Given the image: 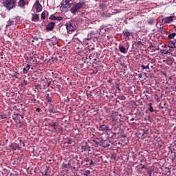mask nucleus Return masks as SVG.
<instances>
[{
  "label": "nucleus",
  "mask_w": 176,
  "mask_h": 176,
  "mask_svg": "<svg viewBox=\"0 0 176 176\" xmlns=\"http://www.w3.org/2000/svg\"><path fill=\"white\" fill-rule=\"evenodd\" d=\"M168 47L170 49H175L176 47V41H170V42L168 44Z\"/></svg>",
  "instance_id": "nucleus-8"
},
{
  "label": "nucleus",
  "mask_w": 176,
  "mask_h": 176,
  "mask_svg": "<svg viewBox=\"0 0 176 176\" xmlns=\"http://www.w3.org/2000/svg\"><path fill=\"white\" fill-rule=\"evenodd\" d=\"M0 119H6V116L5 115H0Z\"/></svg>",
  "instance_id": "nucleus-41"
},
{
  "label": "nucleus",
  "mask_w": 176,
  "mask_h": 176,
  "mask_svg": "<svg viewBox=\"0 0 176 176\" xmlns=\"http://www.w3.org/2000/svg\"><path fill=\"white\" fill-rule=\"evenodd\" d=\"M109 146H111V144H103L102 145L103 148H109Z\"/></svg>",
  "instance_id": "nucleus-37"
},
{
  "label": "nucleus",
  "mask_w": 176,
  "mask_h": 176,
  "mask_svg": "<svg viewBox=\"0 0 176 176\" xmlns=\"http://www.w3.org/2000/svg\"><path fill=\"white\" fill-rule=\"evenodd\" d=\"M94 49H95L94 47H91V46L88 47V50H89V51L90 50L93 51V50H94Z\"/></svg>",
  "instance_id": "nucleus-39"
},
{
  "label": "nucleus",
  "mask_w": 176,
  "mask_h": 176,
  "mask_svg": "<svg viewBox=\"0 0 176 176\" xmlns=\"http://www.w3.org/2000/svg\"><path fill=\"white\" fill-rule=\"evenodd\" d=\"M51 127H53L54 131H57V122H54L51 124Z\"/></svg>",
  "instance_id": "nucleus-23"
},
{
  "label": "nucleus",
  "mask_w": 176,
  "mask_h": 176,
  "mask_svg": "<svg viewBox=\"0 0 176 176\" xmlns=\"http://www.w3.org/2000/svg\"><path fill=\"white\" fill-rule=\"evenodd\" d=\"M85 5V2H80L74 4L73 7L71 8L72 13L75 14V13H76L78 10H80V9H82Z\"/></svg>",
  "instance_id": "nucleus-3"
},
{
  "label": "nucleus",
  "mask_w": 176,
  "mask_h": 176,
  "mask_svg": "<svg viewBox=\"0 0 176 176\" xmlns=\"http://www.w3.org/2000/svg\"><path fill=\"white\" fill-rule=\"evenodd\" d=\"M32 45H34V46H38V45H39V43H40V42H39V38L38 37V36H34V38H33V40H32Z\"/></svg>",
  "instance_id": "nucleus-7"
},
{
  "label": "nucleus",
  "mask_w": 176,
  "mask_h": 176,
  "mask_svg": "<svg viewBox=\"0 0 176 176\" xmlns=\"http://www.w3.org/2000/svg\"><path fill=\"white\" fill-rule=\"evenodd\" d=\"M10 148H11L12 151H16V149H20V146L17 145L11 144L10 146Z\"/></svg>",
  "instance_id": "nucleus-16"
},
{
  "label": "nucleus",
  "mask_w": 176,
  "mask_h": 176,
  "mask_svg": "<svg viewBox=\"0 0 176 176\" xmlns=\"http://www.w3.org/2000/svg\"><path fill=\"white\" fill-rule=\"evenodd\" d=\"M90 163H89V166L90 167H93V166H94V163L93 162V160H89Z\"/></svg>",
  "instance_id": "nucleus-36"
},
{
  "label": "nucleus",
  "mask_w": 176,
  "mask_h": 176,
  "mask_svg": "<svg viewBox=\"0 0 176 176\" xmlns=\"http://www.w3.org/2000/svg\"><path fill=\"white\" fill-rule=\"evenodd\" d=\"M16 0H6L3 5L5 8H6L7 10H12V9H14L16 8Z\"/></svg>",
  "instance_id": "nucleus-2"
},
{
  "label": "nucleus",
  "mask_w": 176,
  "mask_h": 176,
  "mask_svg": "<svg viewBox=\"0 0 176 176\" xmlns=\"http://www.w3.org/2000/svg\"><path fill=\"white\" fill-rule=\"evenodd\" d=\"M66 28L68 32H72V31H75V28L71 23H66Z\"/></svg>",
  "instance_id": "nucleus-6"
},
{
  "label": "nucleus",
  "mask_w": 176,
  "mask_h": 176,
  "mask_svg": "<svg viewBox=\"0 0 176 176\" xmlns=\"http://www.w3.org/2000/svg\"><path fill=\"white\" fill-rule=\"evenodd\" d=\"M148 105H149V109H148V111H150V112H153V107H152V103H149L148 104Z\"/></svg>",
  "instance_id": "nucleus-29"
},
{
  "label": "nucleus",
  "mask_w": 176,
  "mask_h": 176,
  "mask_svg": "<svg viewBox=\"0 0 176 176\" xmlns=\"http://www.w3.org/2000/svg\"><path fill=\"white\" fill-rule=\"evenodd\" d=\"M146 170H147V173H148V176H152V170H148V169Z\"/></svg>",
  "instance_id": "nucleus-38"
},
{
  "label": "nucleus",
  "mask_w": 176,
  "mask_h": 176,
  "mask_svg": "<svg viewBox=\"0 0 176 176\" xmlns=\"http://www.w3.org/2000/svg\"><path fill=\"white\" fill-rule=\"evenodd\" d=\"M88 152H91V150L89 148L87 149Z\"/></svg>",
  "instance_id": "nucleus-59"
},
{
  "label": "nucleus",
  "mask_w": 176,
  "mask_h": 176,
  "mask_svg": "<svg viewBox=\"0 0 176 176\" xmlns=\"http://www.w3.org/2000/svg\"><path fill=\"white\" fill-rule=\"evenodd\" d=\"M143 94H144V96H145L146 100H150L151 98H150L149 96L148 95V94H149V91H144L143 92Z\"/></svg>",
  "instance_id": "nucleus-21"
},
{
  "label": "nucleus",
  "mask_w": 176,
  "mask_h": 176,
  "mask_svg": "<svg viewBox=\"0 0 176 176\" xmlns=\"http://www.w3.org/2000/svg\"><path fill=\"white\" fill-rule=\"evenodd\" d=\"M171 51L170 50H167L165 53H164V54H168V53H170Z\"/></svg>",
  "instance_id": "nucleus-50"
},
{
  "label": "nucleus",
  "mask_w": 176,
  "mask_h": 176,
  "mask_svg": "<svg viewBox=\"0 0 176 176\" xmlns=\"http://www.w3.org/2000/svg\"><path fill=\"white\" fill-rule=\"evenodd\" d=\"M176 158V155H175V153H174V157L172 159V160H174V159Z\"/></svg>",
  "instance_id": "nucleus-56"
},
{
  "label": "nucleus",
  "mask_w": 176,
  "mask_h": 176,
  "mask_svg": "<svg viewBox=\"0 0 176 176\" xmlns=\"http://www.w3.org/2000/svg\"><path fill=\"white\" fill-rule=\"evenodd\" d=\"M45 97H46V100H47V102H52V97H50L49 94H47Z\"/></svg>",
  "instance_id": "nucleus-24"
},
{
  "label": "nucleus",
  "mask_w": 176,
  "mask_h": 176,
  "mask_svg": "<svg viewBox=\"0 0 176 176\" xmlns=\"http://www.w3.org/2000/svg\"><path fill=\"white\" fill-rule=\"evenodd\" d=\"M148 49H149V50H151V52H156V50H159V47H156L152 45H151Z\"/></svg>",
  "instance_id": "nucleus-15"
},
{
  "label": "nucleus",
  "mask_w": 176,
  "mask_h": 176,
  "mask_svg": "<svg viewBox=\"0 0 176 176\" xmlns=\"http://www.w3.org/2000/svg\"><path fill=\"white\" fill-rule=\"evenodd\" d=\"M18 6L20 8H24V6H25V0H20L18 2Z\"/></svg>",
  "instance_id": "nucleus-12"
},
{
  "label": "nucleus",
  "mask_w": 176,
  "mask_h": 176,
  "mask_svg": "<svg viewBox=\"0 0 176 176\" xmlns=\"http://www.w3.org/2000/svg\"><path fill=\"white\" fill-rule=\"evenodd\" d=\"M124 35L126 38H130V36H131V32H130L129 31H125V32H124Z\"/></svg>",
  "instance_id": "nucleus-20"
},
{
  "label": "nucleus",
  "mask_w": 176,
  "mask_h": 176,
  "mask_svg": "<svg viewBox=\"0 0 176 176\" xmlns=\"http://www.w3.org/2000/svg\"><path fill=\"white\" fill-rule=\"evenodd\" d=\"M21 119H24V116H21Z\"/></svg>",
  "instance_id": "nucleus-62"
},
{
  "label": "nucleus",
  "mask_w": 176,
  "mask_h": 176,
  "mask_svg": "<svg viewBox=\"0 0 176 176\" xmlns=\"http://www.w3.org/2000/svg\"><path fill=\"white\" fill-rule=\"evenodd\" d=\"M37 89H40V90H42V88L41 87V85H38Z\"/></svg>",
  "instance_id": "nucleus-54"
},
{
  "label": "nucleus",
  "mask_w": 176,
  "mask_h": 176,
  "mask_svg": "<svg viewBox=\"0 0 176 176\" xmlns=\"http://www.w3.org/2000/svg\"><path fill=\"white\" fill-rule=\"evenodd\" d=\"M41 19L43 20H45L46 19V12H42V14H41Z\"/></svg>",
  "instance_id": "nucleus-28"
},
{
  "label": "nucleus",
  "mask_w": 176,
  "mask_h": 176,
  "mask_svg": "<svg viewBox=\"0 0 176 176\" xmlns=\"http://www.w3.org/2000/svg\"><path fill=\"white\" fill-rule=\"evenodd\" d=\"M48 111L50 113H56V109H54V106L53 105L49 107Z\"/></svg>",
  "instance_id": "nucleus-14"
},
{
  "label": "nucleus",
  "mask_w": 176,
  "mask_h": 176,
  "mask_svg": "<svg viewBox=\"0 0 176 176\" xmlns=\"http://www.w3.org/2000/svg\"><path fill=\"white\" fill-rule=\"evenodd\" d=\"M14 78H16V79H19V77H17V75H16V74H14Z\"/></svg>",
  "instance_id": "nucleus-55"
},
{
  "label": "nucleus",
  "mask_w": 176,
  "mask_h": 176,
  "mask_svg": "<svg viewBox=\"0 0 176 176\" xmlns=\"http://www.w3.org/2000/svg\"><path fill=\"white\" fill-rule=\"evenodd\" d=\"M95 144L96 145V146H98V145H100V143H98V142H95Z\"/></svg>",
  "instance_id": "nucleus-52"
},
{
  "label": "nucleus",
  "mask_w": 176,
  "mask_h": 176,
  "mask_svg": "<svg viewBox=\"0 0 176 176\" xmlns=\"http://www.w3.org/2000/svg\"><path fill=\"white\" fill-rule=\"evenodd\" d=\"M119 50L121 53H123L124 54H126L127 53V51H126V47L123 45H119Z\"/></svg>",
  "instance_id": "nucleus-11"
},
{
  "label": "nucleus",
  "mask_w": 176,
  "mask_h": 176,
  "mask_svg": "<svg viewBox=\"0 0 176 176\" xmlns=\"http://www.w3.org/2000/svg\"><path fill=\"white\" fill-rule=\"evenodd\" d=\"M51 85H52V82H51V81L48 82L47 83V87H49Z\"/></svg>",
  "instance_id": "nucleus-44"
},
{
  "label": "nucleus",
  "mask_w": 176,
  "mask_h": 176,
  "mask_svg": "<svg viewBox=\"0 0 176 176\" xmlns=\"http://www.w3.org/2000/svg\"><path fill=\"white\" fill-rule=\"evenodd\" d=\"M127 156V158L126 160H129V157H130L129 155H126Z\"/></svg>",
  "instance_id": "nucleus-63"
},
{
  "label": "nucleus",
  "mask_w": 176,
  "mask_h": 176,
  "mask_svg": "<svg viewBox=\"0 0 176 176\" xmlns=\"http://www.w3.org/2000/svg\"><path fill=\"white\" fill-rule=\"evenodd\" d=\"M31 68V65L28 64L23 69V74H27L28 71H30V69Z\"/></svg>",
  "instance_id": "nucleus-13"
},
{
  "label": "nucleus",
  "mask_w": 176,
  "mask_h": 176,
  "mask_svg": "<svg viewBox=\"0 0 176 176\" xmlns=\"http://www.w3.org/2000/svg\"><path fill=\"white\" fill-rule=\"evenodd\" d=\"M32 101H34V102H35V101H36V99H32Z\"/></svg>",
  "instance_id": "nucleus-61"
},
{
  "label": "nucleus",
  "mask_w": 176,
  "mask_h": 176,
  "mask_svg": "<svg viewBox=\"0 0 176 176\" xmlns=\"http://www.w3.org/2000/svg\"><path fill=\"white\" fill-rule=\"evenodd\" d=\"M90 146L87 144V142L85 143V145L81 146V151L82 152H86L87 149H89Z\"/></svg>",
  "instance_id": "nucleus-9"
},
{
  "label": "nucleus",
  "mask_w": 176,
  "mask_h": 176,
  "mask_svg": "<svg viewBox=\"0 0 176 176\" xmlns=\"http://www.w3.org/2000/svg\"><path fill=\"white\" fill-rule=\"evenodd\" d=\"M52 75H53V77L55 78V79H57V78H58V74L57 73H54L52 72Z\"/></svg>",
  "instance_id": "nucleus-33"
},
{
  "label": "nucleus",
  "mask_w": 176,
  "mask_h": 176,
  "mask_svg": "<svg viewBox=\"0 0 176 176\" xmlns=\"http://www.w3.org/2000/svg\"><path fill=\"white\" fill-rule=\"evenodd\" d=\"M36 112H41V108L37 107V108L36 109Z\"/></svg>",
  "instance_id": "nucleus-45"
},
{
  "label": "nucleus",
  "mask_w": 176,
  "mask_h": 176,
  "mask_svg": "<svg viewBox=\"0 0 176 176\" xmlns=\"http://www.w3.org/2000/svg\"><path fill=\"white\" fill-rule=\"evenodd\" d=\"M73 3L72 0H63L60 5V9L62 12H67Z\"/></svg>",
  "instance_id": "nucleus-1"
},
{
  "label": "nucleus",
  "mask_w": 176,
  "mask_h": 176,
  "mask_svg": "<svg viewBox=\"0 0 176 176\" xmlns=\"http://www.w3.org/2000/svg\"><path fill=\"white\" fill-rule=\"evenodd\" d=\"M99 8L100 9V10H105V4L101 3L99 6Z\"/></svg>",
  "instance_id": "nucleus-26"
},
{
  "label": "nucleus",
  "mask_w": 176,
  "mask_h": 176,
  "mask_svg": "<svg viewBox=\"0 0 176 176\" xmlns=\"http://www.w3.org/2000/svg\"><path fill=\"white\" fill-rule=\"evenodd\" d=\"M99 130L100 131H108V126H107L106 125L103 124V125H100L99 126Z\"/></svg>",
  "instance_id": "nucleus-10"
},
{
  "label": "nucleus",
  "mask_w": 176,
  "mask_h": 176,
  "mask_svg": "<svg viewBox=\"0 0 176 176\" xmlns=\"http://www.w3.org/2000/svg\"><path fill=\"white\" fill-rule=\"evenodd\" d=\"M121 100H126V96H121Z\"/></svg>",
  "instance_id": "nucleus-47"
},
{
  "label": "nucleus",
  "mask_w": 176,
  "mask_h": 176,
  "mask_svg": "<svg viewBox=\"0 0 176 176\" xmlns=\"http://www.w3.org/2000/svg\"><path fill=\"white\" fill-rule=\"evenodd\" d=\"M12 119H13V120H14L16 122V120H19V117H17V118L14 117Z\"/></svg>",
  "instance_id": "nucleus-49"
},
{
  "label": "nucleus",
  "mask_w": 176,
  "mask_h": 176,
  "mask_svg": "<svg viewBox=\"0 0 176 176\" xmlns=\"http://www.w3.org/2000/svg\"><path fill=\"white\" fill-rule=\"evenodd\" d=\"M13 23V19H10L8 21V23L6 25V27H10V25H12V23Z\"/></svg>",
  "instance_id": "nucleus-27"
},
{
  "label": "nucleus",
  "mask_w": 176,
  "mask_h": 176,
  "mask_svg": "<svg viewBox=\"0 0 176 176\" xmlns=\"http://www.w3.org/2000/svg\"><path fill=\"white\" fill-rule=\"evenodd\" d=\"M84 41H90V38H85Z\"/></svg>",
  "instance_id": "nucleus-51"
},
{
  "label": "nucleus",
  "mask_w": 176,
  "mask_h": 176,
  "mask_svg": "<svg viewBox=\"0 0 176 176\" xmlns=\"http://www.w3.org/2000/svg\"><path fill=\"white\" fill-rule=\"evenodd\" d=\"M130 121H131V122H134V118H131V119L130 120Z\"/></svg>",
  "instance_id": "nucleus-58"
},
{
  "label": "nucleus",
  "mask_w": 176,
  "mask_h": 176,
  "mask_svg": "<svg viewBox=\"0 0 176 176\" xmlns=\"http://www.w3.org/2000/svg\"><path fill=\"white\" fill-rule=\"evenodd\" d=\"M135 46H144V44L141 41H135Z\"/></svg>",
  "instance_id": "nucleus-25"
},
{
  "label": "nucleus",
  "mask_w": 176,
  "mask_h": 176,
  "mask_svg": "<svg viewBox=\"0 0 176 176\" xmlns=\"http://www.w3.org/2000/svg\"><path fill=\"white\" fill-rule=\"evenodd\" d=\"M118 1H119V2H120V3H122V2H123L124 0H118Z\"/></svg>",
  "instance_id": "nucleus-60"
},
{
  "label": "nucleus",
  "mask_w": 176,
  "mask_h": 176,
  "mask_svg": "<svg viewBox=\"0 0 176 176\" xmlns=\"http://www.w3.org/2000/svg\"><path fill=\"white\" fill-rule=\"evenodd\" d=\"M10 176H19V173L15 171L13 173H11Z\"/></svg>",
  "instance_id": "nucleus-34"
},
{
  "label": "nucleus",
  "mask_w": 176,
  "mask_h": 176,
  "mask_svg": "<svg viewBox=\"0 0 176 176\" xmlns=\"http://www.w3.org/2000/svg\"><path fill=\"white\" fill-rule=\"evenodd\" d=\"M163 63H166V60H163Z\"/></svg>",
  "instance_id": "nucleus-64"
},
{
  "label": "nucleus",
  "mask_w": 176,
  "mask_h": 176,
  "mask_svg": "<svg viewBox=\"0 0 176 176\" xmlns=\"http://www.w3.org/2000/svg\"><path fill=\"white\" fill-rule=\"evenodd\" d=\"M54 25H56V23L50 22L46 26L47 31H53L54 30Z\"/></svg>",
  "instance_id": "nucleus-4"
},
{
  "label": "nucleus",
  "mask_w": 176,
  "mask_h": 176,
  "mask_svg": "<svg viewBox=\"0 0 176 176\" xmlns=\"http://www.w3.org/2000/svg\"><path fill=\"white\" fill-rule=\"evenodd\" d=\"M175 36H176V33L175 32L171 33V34L168 35V39H174V38H175Z\"/></svg>",
  "instance_id": "nucleus-19"
},
{
  "label": "nucleus",
  "mask_w": 176,
  "mask_h": 176,
  "mask_svg": "<svg viewBox=\"0 0 176 176\" xmlns=\"http://www.w3.org/2000/svg\"><path fill=\"white\" fill-rule=\"evenodd\" d=\"M85 162H86V163H89V162H90V159H89V157H86L85 158Z\"/></svg>",
  "instance_id": "nucleus-42"
},
{
  "label": "nucleus",
  "mask_w": 176,
  "mask_h": 176,
  "mask_svg": "<svg viewBox=\"0 0 176 176\" xmlns=\"http://www.w3.org/2000/svg\"><path fill=\"white\" fill-rule=\"evenodd\" d=\"M55 20H57V21H61L63 20V17L56 16Z\"/></svg>",
  "instance_id": "nucleus-32"
},
{
  "label": "nucleus",
  "mask_w": 176,
  "mask_h": 176,
  "mask_svg": "<svg viewBox=\"0 0 176 176\" xmlns=\"http://www.w3.org/2000/svg\"><path fill=\"white\" fill-rule=\"evenodd\" d=\"M140 166H142L141 169L143 170V168H145L146 170H148V168H146V167H145V165L141 164Z\"/></svg>",
  "instance_id": "nucleus-40"
},
{
  "label": "nucleus",
  "mask_w": 176,
  "mask_h": 176,
  "mask_svg": "<svg viewBox=\"0 0 176 176\" xmlns=\"http://www.w3.org/2000/svg\"><path fill=\"white\" fill-rule=\"evenodd\" d=\"M142 68L143 69H149V64H148L146 66L142 65Z\"/></svg>",
  "instance_id": "nucleus-31"
},
{
  "label": "nucleus",
  "mask_w": 176,
  "mask_h": 176,
  "mask_svg": "<svg viewBox=\"0 0 176 176\" xmlns=\"http://www.w3.org/2000/svg\"><path fill=\"white\" fill-rule=\"evenodd\" d=\"M116 89H118V90L120 91V87H119V84H117V87Z\"/></svg>",
  "instance_id": "nucleus-46"
},
{
  "label": "nucleus",
  "mask_w": 176,
  "mask_h": 176,
  "mask_svg": "<svg viewBox=\"0 0 176 176\" xmlns=\"http://www.w3.org/2000/svg\"><path fill=\"white\" fill-rule=\"evenodd\" d=\"M148 23L152 25V24H155V19H150L148 21Z\"/></svg>",
  "instance_id": "nucleus-30"
},
{
  "label": "nucleus",
  "mask_w": 176,
  "mask_h": 176,
  "mask_svg": "<svg viewBox=\"0 0 176 176\" xmlns=\"http://www.w3.org/2000/svg\"><path fill=\"white\" fill-rule=\"evenodd\" d=\"M174 19H175V20L176 19L175 16H170L164 18V19H163V21H164L165 23H171V21H173Z\"/></svg>",
  "instance_id": "nucleus-5"
},
{
  "label": "nucleus",
  "mask_w": 176,
  "mask_h": 176,
  "mask_svg": "<svg viewBox=\"0 0 176 176\" xmlns=\"http://www.w3.org/2000/svg\"><path fill=\"white\" fill-rule=\"evenodd\" d=\"M14 115H15V116H21V115H20L19 113H16Z\"/></svg>",
  "instance_id": "nucleus-57"
},
{
  "label": "nucleus",
  "mask_w": 176,
  "mask_h": 176,
  "mask_svg": "<svg viewBox=\"0 0 176 176\" xmlns=\"http://www.w3.org/2000/svg\"><path fill=\"white\" fill-rule=\"evenodd\" d=\"M148 131H149V129H146L143 132V135L148 134Z\"/></svg>",
  "instance_id": "nucleus-43"
},
{
  "label": "nucleus",
  "mask_w": 176,
  "mask_h": 176,
  "mask_svg": "<svg viewBox=\"0 0 176 176\" xmlns=\"http://www.w3.org/2000/svg\"><path fill=\"white\" fill-rule=\"evenodd\" d=\"M36 9L37 12H42V5L36 4Z\"/></svg>",
  "instance_id": "nucleus-17"
},
{
  "label": "nucleus",
  "mask_w": 176,
  "mask_h": 176,
  "mask_svg": "<svg viewBox=\"0 0 176 176\" xmlns=\"http://www.w3.org/2000/svg\"><path fill=\"white\" fill-rule=\"evenodd\" d=\"M67 144H72V142H71L70 140H69L68 142H67Z\"/></svg>",
  "instance_id": "nucleus-53"
},
{
  "label": "nucleus",
  "mask_w": 176,
  "mask_h": 176,
  "mask_svg": "<svg viewBox=\"0 0 176 176\" xmlns=\"http://www.w3.org/2000/svg\"><path fill=\"white\" fill-rule=\"evenodd\" d=\"M56 16H54V14H52L50 16V20H56Z\"/></svg>",
  "instance_id": "nucleus-35"
},
{
  "label": "nucleus",
  "mask_w": 176,
  "mask_h": 176,
  "mask_svg": "<svg viewBox=\"0 0 176 176\" xmlns=\"http://www.w3.org/2000/svg\"><path fill=\"white\" fill-rule=\"evenodd\" d=\"M82 175L84 176H89L90 175V170H83Z\"/></svg>",
  "instance_id": "nucleus-22"
},
{
  "label": "nucleus",
  "mask_w": 176,
  "mask_h": 176,
  "mask_svg": "<svg viewBox=\"0 0 176 176\" xmlns=\"http://www.w3.org/2000/svg\"><path fill=\"white\" fill-rule=\"evenodd\" d=\"M36 5H41V3H39V1L38 0L36 1Z\"/></svg>",
  "instance_id": "nucleus-48"
},
{
  "label": "nucleus",
  "mask_w": 176,
  "mask_h": 176,
  "mask_svg": "<svg viewBox=\"0 0 176 176\" xmlns=\"http://www.w3.org/2000/svg\"><path fill=\"white\" fill-rule=\"evenodd\" d=\"M32 21H39V16L38 14H34L32 19Z\"/></svg>",
  "instance_id": "nucleus-18"
}]
</instances>
